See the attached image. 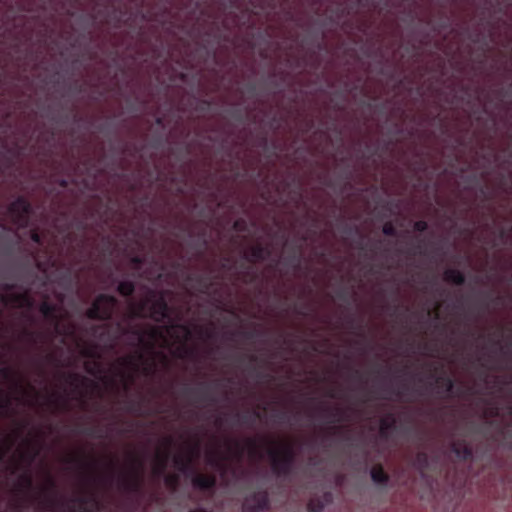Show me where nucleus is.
<instances>
[{"label":"nucleus","mask_w":512,"mask_h":512,"mask_svg":"<svg viewBox=\"0 0 512 512\" xmlns=\"http://www.w3.org/2000/svg\"><path fill=\"white\" fill-rule=\"evenodd\" d=\"M118 304V299L115 296L101 293L85 312L88 319L108 322L92 325L90 334L97 339L99 344L110 350L115 348L121 336H125L127 327V314L121 321L110 322Z\"/></svg>","instance_id":"obj_1"},{"label":"nucleus","mask_w":512,"mask_h":512,"mask_svg":"<svg viewBox=\"0 0 512 512\" xmlns=\"http://www.w3.org/2000/svg\"><path fill=\"white\" fill-rule=\"evenodd\" d=\"M155 370L154 359L146 358L141 349H136L132 354L119 357L114 366L115 375L121 379L125 391L130 389L138 373L144 376H152Z\"/></svg>","instance_id":"obj_2"},{"label":"nucleus","mask_w":512,"mask_h":512,"mask_svg":"<svg viewBox=\"0 0 512 512\" xmlns=\"http://www.w3.org/2000/svg\"><path fill=\"white\" fill-rule=\"evenodd\" d=\"M148 307L149 314L148 317L154 320L155 322H165L171 321V312L172 309L169 306L166 299L165 291H154L150 290L148 297L139 302L132 303L130 305V318H145L147 315L145 314V310Z\"/></svg>","instance_id":"obj_3"},{"label":"nucleus","mask_w":512,"mask_h":512,"mask_svg":"<svg viewBox=\"0 0 512 512\" xmlns=\"http://www.w3.org/2000/svg\"><path fill=\"white\" fill-rule=\"evenodd\" d=\"M130 310L127 312V327L125 336L130 337L129 345L136 348L153 351L155 340L161 335L160 329L155 326L144 327L133 324L135 318H130Z\"/></svg>","instance_id":"obj_4"},{"label":"nucleus","mask_w":512,"mask_h":512,"mask_svg":"<svg viewBox=\"0 0 512 512\" xmlns=\"http://www.w3.org/2000/svg\"><path fill=\"white\" fill-rule=\"evenodd\" d=\"M272 471L277 477H288L294 468L296 454L292 444L285 443L280 448H269Z\"/></svg>","instance_id":"obj_5"},{"label":"nucleus","mask_w":512,"mask_h":512,"mask_svg":"<svg viewBox=\"0 0 512 512\" xmlns=\"http://www.w3.org/2000/svg\"><path fill=\"white\" fill-rule=\"evenodd\" d=\"M143 459L132 456L129 472L121 479V486L125 491L138 492L143 484Z\"/></svg>","instance_id":"obj_6"},{"label":"nucleus","mask_w":512,"mask_h":512,"mask_svg":"<svg viewBox=\"0 0 512 512\" xmlns=\"http://www.w3.org/2000/svg\"><path fill=\"white\" fill-rule=\"evenodd\" d=\"M31 211V204L24 196H18L8 206V212L12 217L13 223L22 228L28 226Z\"/></svg>","instance_id":"obj_7"},{"label":"nucleus","mask_w":512,"mask_h":512,"mask_svg":"<svg viewBox=\"0 0 512 512\" xmlns=\"http://www.w3.org/2000/svg\"><path fill=\"white\" fill-rule=\"evenodd\" d=\"M270 507V498L266 490L255 491L248 495L243 503V509L249 512L262 511Z\"/></svg>","instance_id":"obj_8"},{"label":"nucleus","mask_w":512,"mask_h":512,"mask_svg":"<svg viewBox=\"0 0 512 512\" xmlns=\"http://www.w3.org/2000/svg\"><path fill=\"white\" fill-rule=\"evenodd\" d=\"M72 501L78 504V508L73 512H101L103 509L102 502L92 492L76 497Z\"/></svg>","instance_id":"obj_9"},{"label":"nucleus","mask_w":512,"mask_h":512,"mask_svg":"<svg viewBox=\"0 0 512 512\" xmlns=\"http://www.w3.org/2000/svg\"><path fill=\"white\" fill-rule=\"evenodd\" d=\"M1 300L5 305L13 303L20 308L31 309L34 306V299L32 298L28 291L14 293L11 295H3L1 297Z\"/></svg>","instance_id":"obj_10"},{"label":"nucleus","mask_w":512,"mask_h":512,"mask_svg":"<svg viewBox=\"0 0 512 512\" xmlns=\"http://www.w3.org/2000/svg\"><path fill=\"white\" fill-rule=\"evenodd\" d=\"M270 254L271 251L267 246L257 243L251 246L248 252H244L243 258L250 263H255L266 260Z\"/></svg>","instance_id":"obj_11"},{"label":"nucleus","mask_w":512,"mask_h":512,"mask_svg":"<svg viewBox=\"0 0 512 512\" xmlns=\"http://www.w3.org/2000/svg\"><path fill=\"white\" fill-rule=\"evenodd\" d=\"M188 282H194L197 285V290L205 295H209L214 287L213 279L208 275H187Z\"/></svg>","instance_id":"obj_12"},{"label":"nucleus","mask_w":512,"mask_h":512,"mask_svg":"<svg viewBox=\"0 0 512 512\" xmlns=\"http://www.w3.org/2000/svg\"><path fill=\"white\" fill-rule=\"evenodd\" d=\"M183 394L184 395H197V400L198 401H201V402H207L209 404H214L216 403V399L214 396H212V394L210 393L209 391V387L204 384V383H201L200 386L198 388H190V387H184L183 389Z\"/></svg>","instance_id":"obj_13"},{"label":"nucleus","mask_w":512,"mask_h":512,"mask_svg":"<svg viewBox=\"0 0 512 512\" xmlns=\"http://www.w3.org/2000/svg\"><path fill=\"white\" fill-rule=\"evenodd\" d=\"M39 311L47 320H49L55 324V328L58 331V327H59V316H58L59 307H58V305L51 303L50 301H48V299H45L40 304Z\"/></svg>","instance_id":"obj_14"},{"label":"nucleus","mask_w":512,"mask_h":512,"mask_svg":"<svg viewBox=\"0 0 512 512\" xmlns=\"http://www.w3.org/2000/svg\"><path fill=\"white\" fill-rule=\"evenodd\" d=\"M451 451L455 456L463 461L470 460L473 457V450L465 440H456L451 443Z\"/></svg>","instance_id":"obj_15"},{"label":"nucleus","mask_w":512,"mask_h":512,"mask_svg":"<svg viewBox=\"0 0 512 512\" xmlns=\"http://www.w3.org/2000/svg\"><path fill=\"white\" fill-rule=\"evenodd\" d=\"M216 483V477L213 475L196 474L192 479L193 487L203 491L213 490Z\"/></svg>","instance_id":"obj_16"},{"label":"nucleus","mask_w":512,"mask_h":512,"mask_svg":"<svg viewBox=\"0 0 512 512\" xmlns=\"http://www.w3.org/2000/svg\"><path fill=\"white\" fill-rule=\"evenodd\" d=\"M56 481L55 479L51 476V475H47V478H46V486L44 487L43 489V493H44V501L43 503L45 504V506L49 507V508H53L56 504H57V501H56V498H55V491H56Z\"/></svg>","instance_id":"obj_17"},{"label":"nucleus","mask_w":512,"mask_h":512,"mask_svg":"<svg viewBox=\"0 0 512 512\" xmlns=\"http://www.w3.org/2000/svg\"><path fill=\"white\" fill-rule=\"evenodd\" d=\"M332 501L330 492L324 493L322 496L312 497L307 503L309 512H322L325 506Z\"/></svg>","instance_id":"obj_18"},{"label":"nucleus","mask_w":512,"mask_h":512,"mask_svg":"<svg viewBox=\"0 0 512 512\" xmlns=\"http://www.w3.org/2000/svg\"><path fill=\"white\" fill-rule=\"evenodd\" d=\"M370 476L373 482L380 485H387L389 482V475L385 472L381 464L375 465L370 471Z\"/></svg>","instance_id":"obj_19"},{"label":"nucleus","mask_w":512,"mask_h":512,"mask_svg":"<svg viewBox=\"0 0 512 512\" xmlns=\"http://www.w3.org/2000/svg\"><path fill=\"white\" fill-rule=\"evenodd\" d=\"M444 280L461 286L465 283V275L458 269L449 268L444 272Z\"/></svg>","instance_id":"obj_20"},{"label":"nucleus","mask_w":512,"mask_h":512,"mask_svg":"<svg viewBox=\"0 0 512 512\" xmlns=\"http://www.w3.org/2000/svg\"><path fill=\"white\" fill-rule=\"evenodd\" d=\"M27 450L21 453V459L26 461L28 465H30L34 459L39 455L40 447L35 442L30 440L26 441Z\"/></svg>","instance_id":"obj_21"},{"label":"nucleus","mask_w":512,"mask_h":512,"mask_svg":"<svg viewBox=\"0 0 512 512\" xmlns=\"http://www.w3.org/2000/svg\"><path fill=\"white\" fill-rule=\"evenodd\" d=\"M438 387L443 389L447 396H451L454 390V381L451 377L441 375L435 378Z\"/></svg>","instance_id":"obj_22"},{"label":"nucleus","mask_w":512,"mask_h":512,"mask_svg":"<svg viewBox=\"0 0 512 512\" xmlns=\"http://www.w3.org/2000/svg\"><path fill=\"white\" fill-rule=\"evenodd\" d=\"M226 445L227 451L231 456H233L237 460L242 459L244 455V446L239 441L228 440Z\"/></svg>","instance_id":"obj_23"},{"label":"nucleus","mask_w":512,"mask_h":512,"mask_svg":"<svg viewBox=\"0 0 512 512\" xmlns=\"http://www.w3.org/2000/svg\"><path fill=\"white\" fill-rule=\"evenodd\" d=\"M117 292L123 297H132L135 292V283L130 280H123L118 283Z\"/></svg>","instance_id":"obj_24"},{"label":"nucleus","mask_w":512,"mask_h":512,"mask_svg":"<svg viewBox=\"0 0 512 512\" xmlns=\"http://www.w3.org/2000/svg\"><path fill=\"white\" fill-rule=\"evenodd\" d=\"M414 466L419 471H424L429 466V456L425 451H419L414 457Z\"/></svg>","instance_id":"obj_25"},{"label":"nucleus","mask_w":512,"mask_h":512,"mask_svg":"<svg viewBox=\"0 0 512 512\" xmlns=\"http://www.w3.org/2000/svg\"><path fill=\"white\" fill-rule=\"evenodd\" d=\"M17 488L19 491H28L33 488V479L29 472L26 471L20 475Z\"/></svg>","instance_id":"obj_26"},{"label":"nucleus","mask_w":512,"mask_h":512,"mask_svg":"<svg viewBox=\"0 0 512 512\" xmlns=\"http://www.w3.org/2000/svg\"><path fill=\"white\" fill-rule=\"evenodd\" d=\"M396 423V418L393 414H388L386 417L382 418L380 421V434L385 436L387 432L394 428Z\"/></svg>","instance_id":"obj_27"},{"label":"nucleus","mask_w":512,"mask_h":512,"mask_svg":"<svg viewBox=\"0 0 512 512\" xmlns=\"http://www.w3.org/2000/svg\"><path fill=\"white\" fill-rule=\"evenodd\" d=\"M0 375L8 381H11L16 387H21V380L18 374L10 367H5L0 370Z\"/></svg>","instance_id":"obj_28"},{"label":"nucleus","mask_w":512,"mask_h":512,"mask_svg":"<svg viewBox=\"0 0 512 512\" xmlns=\"http://www.w3.org/2000/svg\"><path fill=\"white\" fill-rule=\"evenodd\" d=\"M168 458H169V452H165L163 454H158L157 455V466L154 468V473L156 475H161L166 467H167V462H168Z\"/></svg>","instance_id":"obj_29"},{"label":"nucleus","mask_w":512,"mask_h":512,"mask_svg":"<svg viewBox=\"0 0 512 512\" xmlns=\"http://www.w3.org/2000/svg\"><path fill=\"white\" fill-rule=\"evenodd\" d=\"M237 420L242 424H250L253 423L255 419L261 418V413L259 411L254 410L252 413H246V414H236Z\"/></svg>","instance_id":"obj_30"},{"label":"nucleus","mask_w":512,"mask_h":512,"mask_svg":"<svg viewBox=\"0 0 512 512\" xmlns=\"http://www.w3.org/2000/svg\"><path fill=\"white\" fill-rule=\"evenodd\" d=\"M324 416L330 418V423H340L343 421L342 413L339 409H324L323 410Z\"/></svg>","instance_id":"obj_31"},{"label":"nucleus","mask_w":512,"mask_h":512,"mask_svg":"<svg viewBox=\"0 0 512 512\" xmlns=\"http://www.w3.org/2000/svg\"><path fill=\"white\" fill-rule=\"evenodd\" d=\"M247 446L251 457H262L260 447L255 439H247Z\"/></svg>","instance_id":"obj_32"},{"label":"nucleus","mask_w":512,"mask_h":512,"mask_svg":"<svg viewBox=\"0 0 512 512\" xmlns=\"http://www.w3.org/2000/svg\"><path fill=\"white\" fill-rule=\"evenodd\" d=\"M212 106V102L208 99H201L197 102L195 110L200 113H207Z\"/></svg>","instance_id":"obj_33"},{"label":"nucleus","mask_w":512,"mask_h":512,"mask_svg":"<svg viewBox=\"0 0 512 512\" xmlns=\"http://www.w3.org/2000/svg\"><path fill=\"white\" fill-rule=\"evenodd\" d=\"M382 232L385 236L395 237L397 236L398 232L396 227L392 222H386L382 227Z\"/></svg>","instance_id":"obj_34"},{"label":"nucleus","mask_w":512,"mask_h":512,"mask_svg":"<svg viewBox=\"0 0 512 512\" xmlns=\"http://www.w3.org/2000/svg\"><path fill=\"white\" fill-rule=\"evenodd\" d=\"M242 268H244V265H241ZM245 271L242 273V278L245 283H252L256 280L257 275L252 272V268L245 267Z\"/></svg>","instance_id":"obj_35"},{"label":"nucleus","mask_w":512,"mask_h":512,"mask_svg":"<svg viewBox=\"0 0 512 512\" xmlns=\"http://www.w3.org/2000/svg\"><path fill=\"white\" fill-rule=\"evenodd\" d=\"M233 229L237 232H247L248 231L247 221L243 218H239V219L235 220L233 223Z\"/></svg>","instance_id":"obj_36"},{"label":"nucleus","mask_w":512,"mask_h":512,"mask_svg":"<svg viewBox=\"0 0 512 512\" xmlns=\"http://www.w3.org/2000/svg\"><path fill=\"white\" fill-rule=\"evenodd\" d=\"M174 462L179 470L184 472L188 468L191 459H184L183 457L177 456L175 457Z\"/></svg>","instance_id":"obj_37"},{"label":"nucleus","mask_w":512,"mask_h":512,"mask_svg":"<svg viewBox=\"0 0 512 512\" xmlns=\"http://www.w3.org/2000/svg\"><path fill=\"white\" fill-rule=\"evenodd\" d=\"M178 483L179 477L176 474H171L165 477V484L171 489H175Z\"/></svg>","instance_id":"obj_38"},{"label":"nucleus","mask_w":512,"mask_h":512,"mask_svg":"<svg viewBox=\"0 0 512 512\" xmlns=\"http://www.w3.org/2000/svg\"><path fill=\"white\" fill-rule=\"evenodd\" d=\"M30 239L37 245H43V237L37 229L30 231Z\"/></svg>","instance_id":"obj_39"},{"label":"nucleus","mask_w":512,"mask_h":512,"mask_svg":"<svg viewBox=\"0 0 512 512\" xmlns=\"http://www.w3.org/2000/svg\"><path fill=\"white\" fill-rule=\"evenodd\" d=\"M84 433L88 436L96 437V438H103L104 435L102 431L95 427H89L84 430Z\"/></svg>","instance_id":"obj_40"},{"label":"nucleus","mask_w":512,"mask_h":512,"mask_svg":"<svg viewBox=\"0 0 512 512\" xmlns=\"http://www.w3.org/2000/svg\"><path fill=\"white\" fill-rule=\"evenodd\" d=\"M413 228L417 232H425L428 229V223L424 220L416 221Z\"/></svg>","instance_id":"obj_41"},{"label":"nucleus","mask_w":512,"mask_h":512,"mask_svg":"<svg viewBox=\"0 0 512 512\" xmlns=\"http://www.w3.org/2000/svg\"><path fill=\"white\" fill-rule=\"evenodd\" d=\"M10 398L0 392V409L7 410L10 407Z\"/></svg>","instance_id":"obj_42"},{"label":"nucleus","mask_w":512,"mask_h":512,"mask_svg":"<svg viewBox=\"0 0 512 512\" xmlns=\"http://www.w3.org/2000/svg\"><path fill=\"white\" fill-rule=\"evenodd\" d=\"M23 334L28 338V340L31 343H33V344L37 343V339H38L39 335L36 332L28 330V329H25L23 331Z\"/></svg>","instance_id":"obj_43"},{"label":"nucleus","mask_w":512,"mask_h":512,"mask_svg":"<svg viewBox=\"0 0 512 512\" xmlns=\"http://www.w3.org/2000/svg\"><path fill=\"white\" fill-rule=\"evenodd\" d=\"M131 264L135 267L140 268L145 263V258L139 255L133 256L130 259Z\"/></svg>","instance_id":"obj_44"},{"label":"nucleus","mask_w":512,"mask_h":512,"mask_svg":"<svg viewBox=\"0 0 512 512\" xmlns=\"http://www.w3.org/2000/svg\"><path fill=\"white\" fill-rule=\"evenodd\" d=\"M263 333L260 332V331H257V330H254V331H246V332H242V335L247 339V340H253L254 338L262 335Z\"/></svg>","instance_id":"obj_45"},{"label":"nucleus","mask_w":512,"mask_h":512,"mask_svg":"<svg viewBox=\"0 0 512 512\" xmlns=\"http://www.w3.org/2000/svg\"><path fill=\"white\" fill-rule=\"evenodd\" d=\"M68 463H77V464H80L81 467L83 468H87L89 465L87 462L83 461L82 459H79L75 456H70L67 458L66 460Z\"/></svg>","instance_id":"obj_46"},{"label":"nucleus","mask_w":512,"mask_h":512,"mask_svg":"<svg viewBox=\"0 0 512 512\" xmlns=\"http://www.w3.org/2000/svg\"><path fill=\"white\" fill-rule=\"evenodd\" d=\"M128 411L131 412H139L141 410V403L140 402H130L128 407Z\"/></svg>","instance_id":"obj_47"},{"label":"nucleus","mask_w":512,"mask_h":512,"mask_svg":"<svg viewBox=\"0 0 512 512\" xmlns=\"http://www.w3.org/2000/svg\"><path fill=\"white\" fill-rule=\"evenodd\" d=\"M230 114H231V116L234 119H236L238 121H242L243 120V113H242V111L240 109H232L230 111Z\"/></svg>","instance_id":"obj_48"},{"label":"nucleus","mask_w":512,"mask_h":512,"mask_svg":"<svg viewBox=\"0 0 512 512\" xmlns=\"http://www.w3.org/2000/svg\"><path fill=\"white\" fill-rule=\"evenodd\" d=\"M58 185L61 187V188H67L69 186V180L66 179V178H60L58 179L57 181Z\"/></svg>","instance_id":"obj_49"},{"label":"nucleus","mask_w":512,"mask_h":512,"mask_svg":"<svg viewBox=\"0 0 512 512\" xmlns=\"http://www.w3.org/2000/svg\"><path fill=\"white\" fill-rule=\"evenodd\" d=\"M12 445H13V440H11V439H7V440L3 441V446L5 449V452H8L10 450V448L12 447Z\"/></svg>","instance_id":"obj_50"},{"label":"nucleus","mask_w":512,"mask_h":512,"mask_svg":"<svg viewBox=\"0 0 512 512\" xmlns=\"http://www.w3.org/2000/svg\"><path fill=\"white\" fill-rule=\"evenodd\" d=\"M54 403H55V404H57V405L62 404V405H63V406H65V407L67 406V401H66V400H64V399H62V397H61V396H59V395L56 397V399H55Z\"/></svg>","instance_id":"obj_51"},{"label":"nucleus","mask_w":512,"mask_h":512,"mask_svg":"<svg viewBox=\"0 0 512 512\" xmlns=\"http://www.w3.org/2000/svg\"><path fill=\"white\" fill-rule=\"evenodd\" d=\"M2 288L6 292H9V291H12L15 288V285L11 284V283H5V284L2 285Z\"/></svg>","instance_id":"obj_52"},{"label":"nucleus","mask_w":512,"mask_h":512,"mask_svg":"<svg viewBox=\"0 0 512 512\" xmlns=\"http://www.w3.org/2000/svg\"><path fill=\"white\" fill-rule=\"evenodd\" d=\"M413 255L422 254V243H419L412 252Z\"/></svg>","instance_id":"obj_53"},{"label":"nucleus","mask_w":512,"mask_h":512,"mask_svg":"<svg viewBox=\"0 0 512 512\" xmlns=\"http://www.w3.org/2000/svg\"><path fill=\"white\" fill-rule=\"evenodd\" d=\"M216 456L217 457L220 456V452L219 451H216L214 453V456L210 458V460H209L210 464H217L218 463V461L216 460Z\"/></svg>","instance_id":"obj_54"},{"label":"nucleus","mask_w":512,"mask_h":512,"mask_svg":"<svg viewBox=\"0 0 512 512\" xmlns=\"http://www.w3.org/2000/svg\"><path fill=\"white\" fill-rule=\"evenodd\" d=\"M83 355L87 356V357H93L94 356V352L91 349H85L83 351Z\"/></svg>","instance_id":"obj_55"},{"label":"nucleus","mask_w":512,"mask_h":512,"mask_svg":"<svg viewBox=\"0 0 512 512\" xmlns=\"http://www.w3.org/2000/svg\"><path fill=\"white\" fill-rule=\"evenodd\" d=\"M291 259L296 263V267L298 268L300 265V258L298 255H293Z\"/></svg>","instance_id":"obj_56"},{"label":"nucleus","mask_w":512,"mask_h":512,"mask_svg":"<svg viewBox=\"0 0 512 512\" xmlns=\"http://www.w3.org/2000/svg\"><path fill=\"white\" fill-rule=\"evenodd\" d=\"M12 512H22V505L17 503Z\"/></svg>","instance_id":"obj_57"},{"label":"nucleus","mask_w":512,"mask_h":512,"mask_svg":"<svg viewBox=\"0 0 512 512\" xmlns=\"http://www.w3.org/2000/svg\"><path fill=\"white\" fill-rule=\"evenodd\" d=\"M296 313H297L298 315H301V316H306V315H307V313L305 312V310H304V309H302V308H301V309H297V310H296Z\"/></svg>","instance_id":"obj_58"},{"label":"nucleus","mask_w":512,"mask_h":512,"mask_svg":"<svg viewBox=\"0 0 512 512\" xmlns=\"http://www.w3.org/2000/svg\"><path fill=\"white\" fill-rule=\"evenodd\" d=\"M189 512H208V511L204 508H196V509L190 510Z\"/></svg>","instance_id":"obj_59"},{"label":"nucleus","mask_w":512,"mask_h":512,"mask_svg":"<svg viewBox=\"0 0 512 512\" xmlns=\"http://www.w3.org/2000/svg\"><path fill=\"white\" fill-rule=\"evenodd\" d=\"M249 360L251 362H256L258 360V357L254 354L249 355Z\"/></svg>","instance_id":"obj_60"},{"label":"nucleus","mask_w":512,"mask_h":512,"mask_svg":"<svg viewBox=\"0 0 512 512\" xmlns=\"http://www.w3.org/2000/svg\"><path fill=\"white\" fill-rule=\"evenodd\" d=\"M165 441H166V444H167L168 446H171V445H172V443H173V439H172L171 437H167V438L165 439Z\"/></svg>","instance_id":"obj_61"},{"label":"nucleus","mask_w":512,"mask_h":512,"mask_svg":"<svg viewBox=\"0 0 512 512\" xmlns=\"http://www.w3.org/2000/svg\"><path fill=\"white\" fill-rule=\"evenodd\" d=\"M64 279H66L68 282H71V273H70V272H67V273L64 275Z\"/></svg>","instance_id":"obj_62"},{"label":"nucleus","mask_w":512,"mask_h":512,"mask_svg":"<svg viewBox=\"0 0 512 512\" xmlns=\"http://www.w3.org/2000/svg\"><path fill=\"white\" fill-rule=\"evenodd\" d=\"M67 377H68L69 379L77 380L78 375H77V374H68V375H67Z\"/></svg>","instance_id":"obj_63"},{"label":"nucleus","mask_w":512,"mask_h":512,"mask_svg":"<svg viewBox=\"0 0 512 512\" xmlns=\"http://www.w3.org/2000/svg\"><path fill=\"white\" fill-rule=\"evenodd\" d=\"M286 417H287V416H286V413H280V414L278 415V418H279L280 420H282V421H284V420L286 419Z\"/></svg>","instance_id":"obj_64"}]
</instances>
